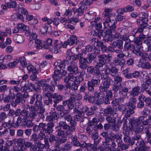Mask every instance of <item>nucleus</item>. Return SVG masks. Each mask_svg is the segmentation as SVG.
Segmentation results:
<instances>
[{"label": "nucleus", "instance_id": "4468645a", "mask_svg": "<svg viewBox=\"0 0 151 151\" xmlns=\"http://www.w3.org/2000/svg\"><path fill=\"white\" fill-rule=\"evenodd\" d=\"M118 70L117 68L113 66L111 68H107L104 70V72L106 75H110L114 77L116 76H115L117 73Z\"/></svg>", "mask_w": 151, "mask_h": 151}, {"label": "nucleus", "instance_id": "c9c22d12", "mask_svg": "<svg viewBox=\"0 0 151 151\" xmlns=\"http://www.w3.org/2000/svg\"><path fill=\"white\" fill-rule=\"evenodd\" d=\"M80 6L76 10V12L77 13V15L78 16H81L82 15L86 8L85 6H84L83 4H81L80 3Z\"/></svg>", "mask_w": 151, "mask_h": 151}, {"label": "nucleus", "instance_id": "b1692460", "mask_svg": "<svg viewBox=\"0 0 151 151\" xmlns=\"http://www.w3.org/2000/svg\"><path fill=\"white\" fill-rule=\"evenodd\" d=\"M98 141H95L94 142L93 144H92L91 143H88V147L87 148V150L89 149L90 150H92L93 151H98L99 150V147H98Z\"/></svg>", "mask_w": 151, "mask_h": 151}, {"label": "nucleus", "instance_id": "f257e3e1", "mask_svg": "<svg viewBox=\"0 0 151 151\" xmlns=\"http://www.w3.org/2000/svg\"><path fill=\"white\" fill-rule=\"evenodd\" d=\"M95 68V67H94L93 66H90L87 68L86 71L88 74L93 75H95L96 74L97 75L96 76V79L93 78L87 82V88L88 90L90 91L93 92L95 90L94 87L98 86L101 81L99 76L101 74L100 70L99 69V68Z\"/></svg>", "mask_w": 151, "mask_h": 151}, {"label": "nucleus", "instance_id": "a211bd4d", "mask_svg": "<svg viewBox=\"0 0 151 151\" xmlns=\"http://www.w3.org/2000/svg\"><path fill=\"white\" fill-rule=\"evenodd\" d=\"M136 135L131 137L130 136L127 137H124V142L126 144H128L129 146H132L134 144V140Z\"/></svg>", "mask_w": 151, "mask_h": 151}, {"label": "nucleus", "instance_id": "2f4dec72", "mask_svg": "<svg viewBox=\"0 0 151 151\" xmlns=\"http://www.w3.org/2000/svg\"><path fill=\"white\" fill-rule=\"evenodd\" d=\"M144 132L147 138V143L151 145V132H150V129L147 127H145L144 129Z\"/></svg>", "mask_w": 151, "mask_h": 151}, {"label": "nucleus", "instance_id": "bb28decb", "mask_svg": "<svg viewBox=\"0 0 151 151\" xmlns=\"http://www.w3.org/2000/svg\"><path fill=\"white\" fill-rule=\"evenodd\" d=\"M64 118L66 121L69 122L70 125L75 126H76L77 124L76 122L73 119L72 117L70 114H66L64 117Z\"/></svg>", "mask_w": 151, "mask_h": 151}, {"label": "nucleus", "instance_id": "8fccbe9b", "mask_svg": "<svg viewBox=\"0 0 151 151\" xmlns=\"http://www.w3.org/2000/svg\"><path fill=\"white\" fill-rule=\"evenodd\" d=\"M93 48V46L92 45H87L85 48H84L82 53L83 54H86L87 52H89L92 51Z\"/></svg>", "mask_w": 151, "mask_h": 151}, {"label": "nucleus", "instance_id": "a18cd8bd", "mask_svg": "<svg viewBox=\"0 0 151 151\" xmlns=\"http://www.w3.org/2000/svg\"><path fill=\"white\" fill-rule=\"evenodd\" d=\"M113 139H114L115 141L118 145L119 144H121L122 142L121 137L118 134H115L114 136L112 137Z\"/></svg>", "mask_w": 151, "mask_h": 151}, {"label": "nucleus", "instance_id": "0e129e2a", "mask_svg": "<svg viewBox=\"0 0 151 151\" xmlns=\"http://www.w3.org/2000/svg\"><path fill=\"white\" fill-rule=\"evenodd\" d=\"M72 148V145L69 143H66L63 145V150L69 151L71 150Z\"/></svg>", "mask_w": 151, "mask_h": 151}, {"label": "nucleus", "instance_id": "3c124183", "mask_svg": "<svg viewBox=\"0 0 151 151\" xmlns=\"http://www.w3.org/2000/svg\"><path fill=\"white\" fill-rule=\"evenodd\" d=\"M48 134L49 135L48 136L47 140L50 143L52 144L54 143V141L57 140L56 139L57 137L55 136L51 133Z\"/></svg>", "mask_w": 151, "mask_h": 151}, {"label": "nucleus", "instance_id": "680f3d73", "mask_svg": "<svg viewBox=\"0 0 151 151\" xmlns=\"http://www.w3.org/2000/svg\"><path fill=\"white\" fill-rule=\"evenodd\" d=\"M40 32L43 34H47L48 32L50 33V31H49V27L45 24L43 27L42 28L40 29Z\"/></svg>", "mask_w": 151, "mask_h": 151}, {"label": "nucleus", "instance_id": "aec40b11", "mask_svg": "<svg viewBox=\"0 0 151 151\" xmlns=\"http://www.w3.org/2000/svg\"><path fill=\"white\" fill-rule=\"evenodd\" d=\"M134 104L131 102H129L125 104L126 106H128L129 109V110H127L126 111L128 115H131L134 113V110L136 108V106Z\"/></svg>", "mask_w": 151, "mask_h": 151}, {"label": "nucleus", "instance_id": "2eb2a0df", "mask_svg": "<svg viewBox=\"0 0 151 151\" xmlns=\"http://www.w3.org/2000/svg\"><path fill=\"white\" fill-rule=\"evenodd\" d=\"M134 144L137 147H143L147 146L146 145L144 141L142 139L140 135L139 134L136 135Z\"/></svg>", "mask_w": 151, "mask_h": 151}, {"label": "nucleus", "instance_id": "69168bd1", "mask_svg": "<svg viewBox=\"0 0 151 151\" xmlns=\"http://www.w3.org/2000/svg\"><path fill=\"white\" fill-rule=\"evenodd\" d=\"M129 146L128 144H126L125 143H123L120 144L119 145L118 147L122 151H123V150H125L128 149L129 148Z\"/></svg>", "mask_w": 151, "mask_h": 151}, {"label": "nucleus", "instance_id": "774afa93", "mask_svg": "<svg viewBox=\"0 0 151 151\" xmlns=\"http://www.w3.org/2000/svg\"><path fill=\"white\" fill-rule=\"evenodd\" d=\"M57 140L61 144L65 143L67 141V137L64 136L58 138Z\"/></svg>", "mask_w": 151, "mask_h": 151}, {"label": "nucleus", "instance_id": "f704fd0d", "mask_svg": "<svg viewBox=\"0 0 151 151\" xmlns=\"http://www.w3.org/2000/svg\"><path fill=\"white\" fill-rule=\"evenodd\" d=\"M35 106L31 105L29 107V110L30 111V112L29 114V117H30V119L32 117L36 114V109Z\"/></svg>", "mask_w": 151, "mask_h": 151}, {"label": "nucleus", "instance_id": "6ab92c4d", "mask_svg": "<svg viewBox=\"0 0 151 151\" xmlns=\"http://www.w3.org/2000/svg\"><path fill=\"white\" fill-rule=\"evenodd\" d=\"M142 38L140 36L135 38L134 42L136 45V46H135L134 49L133 50H140L141 49L142 47Z\"/></svg>", "mask_w": 151, "mask_h": 151}, {"label": "nucleus", "instance_id": "bf43d9fd", "mask_svg": "<svg viewBox=\"0 0 151 151\" xmlns=\"http://www.w3.org/2000/svg\"><path fill=\"white\" fill-rule=\"evenodd\" d=\"M87 85L86 83H85L80 86L79 88V91L80 93H84L87 92Z\"/></svg>", "mask_w": 151, "mask_h": 151}, {"label": "nucleus", "instance_id": "c03bdc74", "mask_svg": "<svg viewBox=\"0 0 151 151\" xmlns=\"http://www.w3.org/2000/svg\"><path fill=\"white\" fill-rule=\"evenodd\" d=\"M36 117V118L37 119L36 121L38 122H39L40 120H43L45 118V116L44 114H38L36 113V114L33 116L31 119L32 120L34 119H35Z\"/></svg>", "mask_w": 151, "mask_h": 151}, {"label": "nucleus", "instance_id": "cd10ccee", "mask_svg": "<svg viewBox=\"0 0 151 151\" xmlns=\"http://www.w3.org/2000/svg\"><path fill=\"white\" fill-rule=\"evenodd\" d=\"M129 93L132 96H138L140 93V88L139 86H137L133 88L132 91H130Z\"/></svg>", "mask_w": 151, "mask_h": 151}, {"label": "nucleus", "instance_id": "f3484780", "mask_svg": "<svg viewBox=\"0 0 151 151\" xmlns=\"http://www.w3.org/2000/svg\"><path fill=\"white\" fill-rule=\"evenodd\" d=\"M74 74L69 72L64 79V81L65 83H68L69 81L75 82L77 80V77L74 75Z\"/></svg>", "mask_w": 151, "mask_h": 151}, {"label": "nucleus", "instance_id": "79ce46f5", "mask_svg": "<svg viewBox=\"0 0 151 151\" xmlns=\"http://www.w3.org/2000/svg\"><path fill=\"white\" fill-rule=\"evenodd\" d=\"M149 86H147L145 84H142L141 86V90L142 91H145L149 95H151V91L150 89H149L148 87Z\"/></svg>", "mask_w": 151, "mask_h": 151}, {"label": "nucleus", "instance_id": "9b49d317", "mask_svg": "<svg viewBox=\"0 0 151 151\" xmlns=\"http://www.w3.org/2000/svg\"><path fill=\"white\" fill-rule=\"evenodd\" d=\"M25 142L24 139L22 138H19L18 139H15L10 141V146L12 147L13 148H12L11 151H18L19 148L18 145L19 143V145H23Z\"/></svg>", "mask_w": 151, "mask_h": 151}, {"label": "nucleus", "instance_id": "09e8293b", "mask_svg": "<svg viewBox=\"0 0 151 151\" xmlns=\"http://www.w3.org/2000/svg\"><path fill=\"white\" fill-rule=\"evenodd\" d=\"M9 140H7L6 142L5 145L3 147V145L0 146V150L1 151H9Z\"/></svg>", "mask_w": 151, "mask_h": 151}, {"label": "nucleus", "instance_id": "9d476101", "mask_svg": "<svg viewBox=\"0 0 151 151\" xmlns=\"http://www.w3.org/2000/svg\"><path fill=\"white\" fill-rule=\"evenodd\" d=\"M42 99V97L41 95L37 93L34 94L31 96L29 103L32 104L35 102L34 105L36 107H40L42 104L41 101Z\"/></svg>", "mask_w": 151, "mask_h": 151}, {"label": "nucleus", "instance_id": "49530a36", "mask_svg": "<svg viewBox=\"0 0 151 151\" xmlns=\"http://www.w3.org/2000/svg\"><path fill=\"white\" fill-rule=\"evenodd\" d=\"M144 42L147 46L148 50L151 52V36L147 37Z\"/></svg>", "mask_w": 151, "mask_h": 151}, {"label": "nucleus", "instance_id": "f8f14e48", "mask_svg": "<svg viewBox=\"0 0 151 151\" xmlns=\"http://www.w3.org/2000/svg\"><path fill=\"white\" fill-rule=\"evenodd\" d=\"M54 122H48L47 124L42 123V131L46 134H50L53 131V127H54Z\"/></svg>", "mask_w": 151, "mask_h": 151}, {"label": "nucleus", "instance_id": "4d7b16f0", "mask_svg": "<svg viewBox=\"0 0 151 151\" xmlns=\"http://www.w3.org/2000/svg\"><path fill=\"white\" fill-rule=\"evenodd\" d=\"M118 30L121 36L128 34L127 29L125 28H118Z\"/></svg>", "mask_w": 151, "mask_h": 151}, {"label": "nucleus", "instance_id": "ddd939ff", "mask_svg": "<svg viewBox=\"0 0 151 151\" xmlns=\"http://www.w3.org/2000/svg\"><path fill=\"white\" fill-rule=\"evenodd\" d=\"M67 71L73 73L75 75L78 73V68L76 63L74 62H70L67 68Z\"/></svg>", "mask_w": 151, "mask_h": 151}, {"label": "nucleus", "instance_id": "13d9d810", "mask_svg": "<svg viewBox=\"0 0 151 151\" xmlns=\"http://www.w3.org/2000/svg\"><path fill=\"white\" fill-rule=\"evenodd\" d=\"M108 33L107 31H104L102 30H99L98 31L97 36L99 38H101V36L103 37H105L107 36Z\"/></svg>", "mask_w": 151, "mask_h": 151}, {"label": "nucleus", "instance_id": "6e6552de", "mask_svg": "<svg viewBox=\"0 0 151 151\" xmlns=\"http://www.w3.org/2000/svg\"><path fill=\"white\" fill-rule=\"evenodd\" d=\"M58 127L60 128H62L63 130H67L65 132V133L68 135L71 134L70 132H74L76 130V126L71 125L70 124V126L67 124L65 121H62L60 122L59 123Z\"/></svg>", "mask_w": 151, "mask_h": 151}, {"label": "nucleus", "instance_id": "393cba45", "mask_svg": "<svg viewBox=\"0 0 151 151\" xmlns=\"http://www.w3.org/2000/svg\"><path fill=\"white\" fill-rule=\"evenodd\" d=\"M13 40L16 43L18 44L22 43L24 40V36L20 35H15L13 37Z\"/></svg>", "mask_w": 151, "mask_h": 151}, {"label": "nucleus", "instance_id": "de8ad7c7", "mask_svg": "<svg viewBox=\"0 0 151 151\" xmlns=\"http://www.w3.org/2000/svg\"><path fill=\"white\" fill-rule=\"evenodd\" d=\"M143 125H138L136 126L134 128V132L135 133L139 134L140 133L142 132L145 129Z\"/></svg>", "mask_w": 151, "mask_h": 151}, {"label": "nucleus", "instance_id": "39448f33", "mask_svg": "<svg viewBox=\"0 0 151 151\" xmlns=\"http://www.w3.org/2000/svg\"><path fill=\"white\" fill-rule=\"evenodd\" d=\"M145 117L143 116H139L138 118L133 117L129 118L128 120L129 122L127 127L129 131L132 132L134 129V127L141 125L142 121L145 119Z\"/></svg>", "mask_w": 151, "mask_h": 151}, {"label": "nucleus", "instance_id": "338daca9", "mask_svg": "<svg viewBox=\"0 0 151 151\" xmlns=\"http://www.w3.org/2000/svg\"><path fill=\"white\" fill-rule=\"evenodd\" d=\"M17 98L15 100V103L17 104L19 103H21L22 104H24L25 102V100L22 97L20 96L18 97L17 96Z\"/></svg>", "mask_w": 151, "mask_h": 151}, {"label": "nucleus", "instance_id": "a19ab883", "mask_svg": "<svg viewBox=\"0 0 151 151\" xmlns=\"http://www.w3.org/2000/svg\"><path fill=\"white\" fill-rule=\"evenodd\" d=\"M111 19L112 18H110L109 17H107L106 18L105 21L103 22L104 26L105 28H108L110 27Z\"/></svg>", "mask_w": 151, "mask_h": 151}, {"label": "nucleus", "instance_id": "c85d7f7f", "mask_svg": "<svg viewBox=\"0 0 151 151\" xmlns=\"http://www.w3.org/2000/svg\"><path fill=\"white\" fill-rule=\"evenodd\" d=\"M12 123L10 124V127H18L19 126V123H21V118L18 117L17 119L16 118H14V117H12Z\"/></svg>", "mask_w": 151, "mask_h": 151}, {"label": "nucleus", "instance_id": "72a5a7b5", "mask_svg": "<svg viewBox=\"0 0 151 151\" xmlns=\"http://www.w3.org/2000/svg\"><path fill=\"white\" fill-rule=\"evenodd\" d=\"M20 86L21 91H26L28 90H29L30 92L32 91V89L29 87V86L24 82H22L21 83Z\"/></svg>", "mask_w": 151, "mask_h": 151}, {"label": "nucleus", "instance_id": "052dcab7", "mask_svg": "<svg viewBox=\"0 0 151 151\" xmlns=\"http://www.w3.org/2000/svg\"><path fill=\"white\" fill-rule=\"evenodd\" d=\"M123 128L124 131L123 132V134L124 135V137H129V135L130 133L129 132V130L128 129V128L127 127V126H126V127H125L123 126Z\"/></svg>", "mask_w": 151, "mask_h": 151}, {"label": "nucleus", "instance_id": "58836bf2", "mask_svg": "<svg viewBox=\"0 0 151 151\" xmlns=\"http://www.w3.org/2000/svg\"><path fill=\"white\" fill-rule=\"evenodd\" d=\"M96 58V56L92 53H90L88 55L87 57L85 58L87 63L88 64L91 63L92 61Z\"/></svg>", "mask_w": 151, "mask_h": 151}, {"label": "nucleus", "instance_id": "e2e57ef3", "mask_svg": "<svg viewBox=\"0 0 151 151\" xmlns=\"http://www.w3.org/2000/svg\"><path fill=\"white\" fill-rule=\"evenodd\" d=\"M130 42H125V44L124 45V47L125 50H129L131 47L133 48V49H134L135 45L131 44Z\"/></svg>", "mask_w": 151, "mask_h": 151}, {"label": "nucleus", "instance_id": "f03ea898", "mask_svg": "<svg viewBox=\"0 0 151 151\" xmlns=\"http://www.w3.org/2000/svg\"><path fill=\"white\" fill-rule=\"evenodd\" d=\"M44 96L48 99L44 101V103L45 105H48L52 104V99H54L53 101L54 103L53 106L54 107H56L57 104L63 99V96L62 95L57 93H52L50 91L46 92L44 94Z\"/></svg>", "mask_w": 151, "mask_h": 151}, {"label": "nucleus", "instance_id": "37998d69", "mask_svg": "<svg viewBox=\"0 0 151 151\" xmlns=\"http://www.w3.org/2000/svg\"><path fill=\"white\" fill-rule=\"evenodd\" d=\"M106 119L109 124L115 123L116 121L115 118L114 117V116L111 115H107L106 116Z\"/></svg>", "mask_w": 151, "mask_h": 151}, {"label": "nucleus", "instance_id": "7c9ffc66", "mask_svg": "<svg viewBox=\"0 0 151 151\" xmlns=\"http://www.w3.org/2000/svg\"><path fill=\"white\" fill-rule=\"evenodd\" d=\"M81 110L84 113H86V115L88 116H91L94 114V113L93 112L89 111V109L86 106H83L81 108Z\"/></svg>", "mask_w": 151, "mask_h": 151}, {"label": "nucleus", "instance_id": "412c9836", "mask_svg": "<svg viewBox=\"0 0 151 151\" xmlns=\"http://www.w3.org/2000/svg\"><path fill=\"white\" fill-rule=\"evenodd\" d=\"M133 52L137 56H140L142 59L145 60H146L147 58L148 54L141 52L140 50H133Z\"/></svg>", "mask_w": 151, "mask_h": 151}, {"label": "nucleus", "instance_id": "c756f323", "mask_svg": "<svg viewBox=\"0 0 151 151\" xmlns=\"http://www.w3.org/2000/svg\"><path fill=\"white\" fill-rule=\"evenodd\" d=\"M70 138L71 140V143L73 146L77 147L80 145V142L76 135H72Z\"/></svg>", "mask_w": 151, "mask_h": 151}, {"label": "nucleus", "instance_id": "1a4fd4ad", "mask_svg": "<svg viewBox=\"0 0 151 151\" xmlns=\"http://www.w3.org/2000/svg\"><path fill=\"white\" fill-rule=\"evenodd\" d=\"M123 42L121 40H118L116 41L113 42L111 44L112 48L113 49V52L116 53H120L122 52L123 48Z\"/></svg>", "mask_w": 151, "mask_h": 151}, {"label": "nucleus", "instance_id": "4be33fe9", "mask_svg": "<svg viewBox=\"0 0 151 151\" xmlns=\"http://www.w3.org/2000/svg\"><path fill=\"white\" fill-rule=\"evenodd\" d=\"M103 114L104 116H106L111 115L114 112V110L113 106H108L106 108L103 110Z\"/></svg>", "mask_w": 151, "mask_h": 151}, {"label": "nucleus", "instance_id": "7ed1b4c3", "mask_svg": "<svg viewBox=\"0 0 151 151\" xmlns=\"http://www.w3.org/2000/svg\"><path fill=\"white\" fill-rule=\"evenodd\" d=\"M139 15L142 17V19H138L137 20V24L139 26L138 27L137 33V32L140 33L143 32L144 29L148 25L147 22L148 20L147 18L148 16V14L145 12H141L139 14Z\"/></svg>", "mask_w": 151, "mask_h": 151}, {"label": "nucleus", "instance_id": "dca6fc26", "mask_svg": "<svg viewBox=\"0 0 151 151\" xmlns=\"http://www.w3.org/2000/svg\"><path fill=\"white\" fill-rule=\"evenodd\" d=\"M52 77L54 80V82L55 84H57V81H59L62 78V75L60 69L57 68L56 67L55 68L53 74L52 76Z\"/></svg>", "mask_w": 151, "mask_h": 151}, {"label": "nucleus", "instance_id": "5701e85b", "mask_svg": "<svg viewBox=\"0 0 151 151\" xmlns=\"http://www.w3.org/2000/svg\"><path fill=\"white\" fill-rule=\"evenodd\" d=\"M112 81V80L111 78L108 76L107 78L106 79V80H105L102 82L101 86L108 89L111 85Z\"/></svg>", "mask_w": 151, "mask_h": 151}, {"label": "nucleus", "instance_id": "0eeeda50", "mask_svg": "<svg viewBox=\"0 0 151 151\" xmlns=\"http://www.w3.org/2000/svg\"><path fill=\"white\" fill-rule=\"evenodd\" d=\"M122 78L118 75L114 77V84L112 86V90L115 93L117 92L123 85Z\"/></svg>", "mask_w": 151, "mask_h": 151}, {"label": "nucleus", "instance_id": "423d86ee", "mask_svg": "<svg viewBox=\"0 0 151 151\" xmlns=\"http://www.w3.org/2000/svg\"><path fill=\"white\" fill-rule=\"evenodd\" d=\"M98 62L95 66V68H100L102 67L106 62H109L111 58L110 54L100 55L98 56Z\"/></svg>", "mask_w": 151, "mask_h": 151}, {"label": "nucleus", "instance_id": "603ef678", "mask_svg": "<svg viewBox=\"0 0 151 151\" xmlns=\"http://www.w3.org/2000/svg\"><path fill=\"white\" fill-rule=\"evenodd\" d=\"M142 125L145 126H151V115L148 117V119L142 121Z\"/></svg>", "mask_w": 151, "mask_h": 151}, {"label": "nucleus", "instance_id": "ea45409f", "mask_svg": "<svg viewBox=\"0 0 151 151\" xmlns=\"http://www.w3.org/2000/svg\"><path fill=\"white\" fill-rule=\"evenodd\" d=\"M107 90V89L104 87L101 86V84L99 87V92L101 97L104 98L106 92Z\"/></svg>", "mask_w": 151, "mask_h": 151}, {"label": "nucleus", "instance_id": "a878e982", "mask_svg": "<svg viewBox=\"0 0 151 151\" xmlns=\"http://www.w3.org/2000/svg\"><path fill=\"white\" fill-rule=\"evenodd\" d=\"M138 66L143 69H150L151 68V65L149 62L143 63L141 59L139 60Z\"/></svg>", "mask_w": 151, "mask_h": 151}, {"label": "nucleus", "instance_id": "473e14b6", "mask_svg": "<svg viewBox=\"0 0 151 151\" xmlns=\"http://www.w3.org/2000/svg\"><path fill=\"white\" fill-rule=\"evenodd\" d=\"M96 14V13L93 12H87L85 14L84 17L88 20H91L94 18Z\"/></svg>", "mask_w": 151, "mask_h": 151}, {"label": "nucleus", "instance_id": "20e7f679", "mask_svg": "<svg viewBox=\"0 0 151 151\" xmlns=\"http://www.w3.org/2000/svg\"><path fill=\"white\" fill-rule=\"evenodd\" d=\"M76 100V98L71 96L68 100L64 101L63 102V105H59L56 107V110L58 111L62 112L65 110L64 106H67V108L69 110H71L73 109L74 105L73 103Z\"/></svg>", "mask_w": 151, "mask_h": 151}, {"label": "nucleus", "instance_id": "5fc2aeb1", "mask_svg": "<svg viewBox=\"0 0 151 151\" xmlns=\"http://www.w3.org/2000/svg\"><path fill=\"white\" fill-rule=\"evenodd\" d=\"M91 137L93 140L94 142L95 141H98V143H99L101 140V138L99 139V136L98 133L95 132H93L92 133L91 135Z\"/></svg>", "mask_w": 151, "mask_h": 151}, {"label": "nucleus", "instance_id": "4c0bfd02", "mask_svg": "<svg viewBox=\"0 0 151 151\" xmlns=\"http://www.w3.org/2000/svg\"><path fill=\"white\" fill-rule=\"evenodd\" d=\"M66 64L67 63H65L63 60L62 62L60 60H59L58 61L56 62L55 63L54 65L55 66V68L56 67L57 68H58L60 71L61 68L63 67H64Z\"/></svg>", "mask_w": 151, "mask_h": 151}, {"label": "nucleus", "instance_id": "864d4df0", "mask_svg": "<svg viewBox=\"0 0 151 151\" xmlns=\"http://www.w3.org/2000/svg\"><path fill=\"white\" fill-rule=\"evenodd\" d=\"M42 123H39L38 125H35L34 126L33 128V130L34 132H36L40 129L42 131Z\"/></svg>", "mask_w": 151, "mask_h": 151}, {"label": "nucleus", "instance_id": "6e6d98bb", "mask_svg": "<svg viewBox=\"0 0 151 151\" xmlns=\"http://www.w3.org/2000/svg\"><path fill=\"white\" fill-rule=\"evenodd\" d=\"M56 131L57 133V135L59 136H64L65 134V131L59 128L58 126H57L55 128Z\"/></svg>", "mask_w": 151, "mask_h": 151}, {"label": "nucleus", "instance_id": "e433bc0d", "mask_svg": "<svg viewBox=\"0 0 151 151\" xmlns=\"http://www.w3.org/2000/svg\"><path fill=\"white\" fill-rule=\"evenodd\" d=\"M69 43V45H72L73 44L76 43L77 44L78 40L76 37L75 35H71L70 37L67 40Z\"/></svg>", "mask_w": 151, "mask_h": 151}]
</instances>
